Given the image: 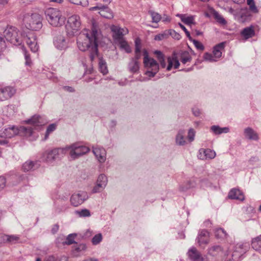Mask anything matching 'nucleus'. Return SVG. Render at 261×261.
Returning <instances> with one entry per match:
<instances>
[{"label":"nucleus","mask_w":261,"mask_h":261,"mask_svg":"<svg viewBox=\"0 0 261 261\" xmlns=\"http://www.w3.org/2000/svg\"><path fill=\"white\" fill-rule=\"evenodd\" d=\"M98 30L97 23L93 21L91 29L83 30L77 36L76 39L78 48L82 51H89L90 58L92 62L98 55Z\"/></svg>","instance_id":"1"},{"label":"nucleus","mask_w":261,"mask_h":261,"mask_svg":"<svg viewBox=\"0 0 261 261\" xmlns=\"http://www.w3.org/2000/svg\"><path fill=\"white\" fill-rule=\"evenodd\" d=\"M27 123L31 125L30 126H20L19 127L12 126L5 128L0 134L2 137L11 138L16 135H20L27 138L31 137L34 134L33 129H38L44 124V121L41 116L34 115L31 119L25 121Z\"/></svg>","instance_id":"2"},{"label":"nucleus","mask_w":261,"mask_h":261,"mask_svg":"<svg viewBox=\"0 0 261 261\" xmlns=\"http://www.w3.org/2000/svg\"><path fill=\"white\" fill-rule=\"evenodd\" d=\"M45 14L48 22L53 27H61L65 23V18L62 16L61 12L57 9L48 8L45 10Z\"/></svg>","instance_id":"3"},{"label":"nucleus","mask_w":261,"mask_h":261,"mask_svg":"<svg viewBox=\"0 0 261 261\" xmlns=\"http://www.w3.org/2000/svg\"><path fill=\"white\" fill-rule=\"evenodd\" d=\"M23 22L26 27L33 31H38L42 27V18L41 16L37 13L26 14L23 16Z\"/></svg>","instance_id":"4"},{"label":"nucleus","mask_w":261,"mask_h":261,"mask_svg":"<svg viewBox=\"0 0 261 261\" xmlns=\"http://www.w3.org/2000/svg\"><path fill=\"white\" fill-rule=\"evenodd\" d=\"M4 36L7 41L14 45L20 44L22 41V34L16 28L8 26L4 31Z\"/></svg>","instance_id":"5"},{"label":"nucleus","mask_w":261,"mask_h":261,"mask_svg":"<svg viewBox=\"0 0 261 261\" xmlns=\"http://www.w3.org/2000/svg\"><path fill=\"white\" fill-rule=\"evenodd\" d=\"M144 55L143 63L147 69L145 74L150 77H154L159 70V66L156 61L148 56V52L144 49L143 51Z\"/></svg>","instance_id":"6"},{"label":"nucleus","mask_w":261,"mask_h":261,"mask_svg":"<svg viewBox=\"0 0 261 261\" xmlns=\"http://www.w3.org/2000/svg\"><path fill=\"white\" fill-rule=\"evenodd\" d=\"M65 154V149L56 148L44 151L41 156L42 160L48 164H51L56 160L59 159L61 155Z\"/></svg>","instance_id":"7"},{"label":"nucleus","mask_w":261,"mask_h":261,"mask_svg":"<svg viewBox=\"0 0 261 261\" xmlns=\"http://www.w3.org/2000/svg\"><path fill=\"white\" fill-rule=\"evenodd\" d=\"M64 149H65V151L66 150H69L70 155L73 159H77L86 154L89 151L88 147L85 146L79 145L75 143L66 146Z\"/></svg>","instance_id":"8"},{"label":"nucleus","mask_w":261,"mask_h":261,"mask_svg":"<svg viewBox=\"0 0 261 261\" xmlns=\"http://www.w3.org/2000/svg\"><path fill=\"white\" fill-rule=\"evenodd\" d=\"M88 198L87 193L84 191H80L72 195L70 198L71 205L78 206L82 204Z\"/></svg>","instance_id":"9"},{"label":"nucleus","mask_w":261,"mask_h":261,"mask_svg":"<svg viewBox=\"0 0 261 261\" xmlns=\"http://www.w3.org/2000/svg\"><path fill=\"white\" fill-rule=\"evenodd\" d=\"M108 183V178L104 174H100L97 179L96 184L92 189L93 193L102 192L106 188Z\"/></svg>","instance_id":"10"},{"label":"nucleus","mask_w":261,"mask_h":261,"mask_svg":"<svg viewBox=\"0 0 261 261\" xmlns=\"http://www.w3.org/2000/svg\"><path fill=\"white\" fill-rule=\"evenodd\" d=\"M24 39L32 51L35 53L38 51L39 46L37 44L36 36L34 33L32 32L28 33Z\"/></svg>","instance_id":"11"},{"label":"nucleus","mask_w":261,"mask_h":261,"mask_svg":"<svg viewBox=\"0 0 261 261\" xmlns=\"http://www.w3.org/2000/svg\"><path fill=\"white\" fill-rule=\"evenodd\" d=\"M68 24L66 25L67 29L69 28L72 30V34H74L80 28L81 21L80 17L77 15H73L68 19Z\"/></svg>","instance_id":"12"},{"label":"nucleus","mask_w":261,"mask_h":261,"mask_svg":"<svg viewBox=\"0 0 261 261\" xmlns=\"http://www.w3.org/2000/svg\"><path fill=\"white\" fill-rule=\"evenodd\" d=\"M54 44L57 49L64 50L68 47V40L65 36L57 35L54 37Z\"/></svg>","instance_id":"13"},{"label":"nucleus","mask_w":261,"mask_h":261,"mask_svg":"<svg viewBox=\"0 0 261 261\" xmlns=\"http://www.w3.org/2000/svg\"><path fill=\"white\" fill-rule=\"evenodd\" d=\"M16 90L11 86H0V101L10 98L15 93Z\"/></svg>","instance_id":"14"},{"label":"nucleus","mask_w":261,"mask_h":261,"mask_svg":"<svg viewBox=\"0 0 261 261\" xmlns=\"http://www.w3.org/2000/svg\"><path fill=\"white\" fill-rule=\"evenodd\" d=\"M216 152L209 148H200L197 155L198 159L202 160H212L215 158Z\"/></svg>","instance_id":"15"},{"label":"nucleus","mask_w":261,"mask_h":261,"mask_svg":"<svg viewBox=\"0 0 261 261\" xmlns=\"http://www.w3.org/2000/svg\"><path fill=\"white\" fill-rule=\"evenodd\" d=\"M248 248V245L247 244H237L235 247L234 251L232 254V257L233 260L238 259Z\"/></svg>","instance_id":"16"},{"label":"nucleus","mask_w":261,"mask_h":261,"mask_svg":"<svg viewBox=\"0 0 261 261\" xmlns=\"http://www.w3.org/2000/svg\"><path fill=\"white\" fill-rule=\"evenodd\" d=\"M112 31L113 33L114 39L117 41L124 39L123 36L128 33V30L126 28H121L116 26L112 28Z\"/></svg>","instance_id":"17"},{"label":"nucleus","mask_w":261,"mask_h":261,"mask_svg":"<svg viewBox=\"0 0 261 261\" xmlns=\"http://www.w3.org/2000/svg\"><path fill=\"white\" fill-rule=\"evenodd\" d=\"M209 232L205 229L201 230L197 237V241L200 246L206 245L210 242Z\"/></svg>","instance_id":"18"},{"label":"nucleus","mask_w":261,"mask_h":261,"mask_svg":"<svg viewBox=\"0 0 261 261\" xmlns=\"http://www.w3.org/2000/svg\"><path fill=\"white\" fill-rule=\"evenodd\" d=\"M93 152L98 160L101 163H104L106 159V151L103 148H93Z\"/></svg>","instance_id":"19"},{"label":"nucleus","mask_w":261,"mask_h":261,"mask_svg":"<svg viewBox=\"0 0 261 261\" xmlns=\"http://www.w3.org/2000/svg\"><path fill=\"white\" fill-rule=\"evenodd\" d=\"M228 197L229 199H236L240 201H243L244 200V196L243 192L237 188L231 189L229 192Z\"/></svg>","instance_id":"20"},{"label":"nucleus","mask_w":261,"mask_h":261,"mask_svg":"<svg viewBox=\"0 0 261 261\" xmlns=\"http://www.w3.org/2000/svg\"><path fill=\"white\" fill-rule=\"evenodd\" d=\"M188 254L192 261H203V258L195 248L190 249Z\"/></svg>","instance_id":"21"},{"label":"nucleus","mask_w":261,"mask_h":261,"mask_svg":"<svg viewBox=\"0 0 261 261\" xmlns=\"http://www.w3.org/2000/svg\"><path fill=\"white\" fill-rule=\"evenodd\" d=\"M244 136L249 140L257 141L258 140V134L251 127H247L244 129Z\"/></svg>","instance_id":"22"},{"label":"nucleus","mask_w":261,"mask_h":261,"mask_svg":"<svg viewBox=\"0 0 261 261\" xmlns=\"http://www.w3.org/2000/svg\"><path fill=\"white\" fill-rule=\"evenodd\" d=\"M185 136V130L180 129L178 132L175 138V142L177 145L184 146L186 144L187 142Z\"/></svg>","instance_id":"23"},{"label":"nucleus","mask_w":261,"mask_h":261,"mask_svg":"<svg viewBox=\"0 0 261 261\" xmlns=\"http://www.w3.org/2000/svg\"><path fill=\"white\" fill-rule=\"evenodd\" d=\"M209 12L211 15H213V16H214L218 23L221 25H225L227 23L226 20L214 8H209Z\"/></svg>","instance_id":"24"},{"label":"nucleus","mask_w":261,"mask_h":261,"mask_svg":"<svg viewBox=\"0 0 261 261\" xmlns=\"http://www.w3.org/2000/svg\"><path fill=\"white\" fill-rule=\"evenodd\" d=\"M241 35L245 39H248L255 35L254 27L251 25L244 28L241 32Z\"/></svg>","instance_id":"25"},{"label":"nucleus","mask_w":261,"mask_h":261,"mask_svg":"<svg viewBox=\"0 0 261 261\" xmlns=\"http://www.w3.org/2000/svg\"><path fill=\"white\" fill-rule=\"evenodd\" d=\"M168 65L167 67V70L170 71L172 66H174V68L177 69L179 66V62L177 58L174 55L172 57H169L167 59Z\"/></svg>","instance_id":"26"},{"label":"nucleus","mask_w":261,"mask_h":261,"mask_svg":"<svg viewBox=\"0 0 261 261\" xmlns=\"http://www.w3.org/2000/svg\"><path fill=\"white\" fill-rule=\"evenodd\" d=\"M225 42H223L219 43L218 44H217L214 47L213 54L215 56V58H216L218 59L221 57V56H222L221 51L224 49V48L225 47Z\"/></svg>","instance_id":"27"},{"label":"nucleus","mask_w":261,"mask_h":261,"mask_svg":"<svg viewBox=\"0 0 261 261\" xmlns=\"http://www.w3.org/2000/svg\"><path fill=\"white\" fill-rule=\"evenodd\" d=\"M140 66L138 61L136 59H130L128 65V70L131 73H137L139 70Z\"/></svg>","instance_id":"28"},{"label":"nucleus","mask_w":261,"mask_h":261,"mask_svg":"<svg viewBox=\"0 0 261 261\" xmlns=\"http://www.w3.org/2000/svg\"><path fill=\"white\" fill-rule=\"evenodd\" d=\"M208 253L212 256H217L222 252V248L219 245L212 246L208 248Z\"/></svg>","instance_id":"29"},{"label":"nucleus","mask_w":261,"mask_h":261,"mask_svg":"<svg viewBox=\"0 0 261 261\" xmlns=\"http://www.w3.org/2000/svg\"><path fill=\"white\" fill-rule=\"evenodd\" d=\"M211 130L215 135H220L222 133H227L229 132V128L228 127H220L218 125H213L211 127Z\"/></svg>","instance_id":"30"},{"label":"nucleus","mask_w":261,"mask_h":261,"mask_svg":"<svg viewBox=\"0 0 261 261\" xmlns=\"http://www.w3.org/2000/svg\"><path fill=\"white\" fill-rule=\"evenodd\" d=\"M252 247L261 254V235L252 240Z\"/></svg>","instance_id":"31"},{"label":"nucleus","mask_w":261,"mask_h":261,"mask_svg":"<svg viewBox=\"0 0 261 261\" xmlns=\"http://www.w3.org/2000/svg\"><path fill=\"white\" fill-rule=\"evenodd\" d=\"M36 163L32 161H27L22 166L23 171L28 172L34 170L36 168Z\"/></svg>","instance_id":"32"},{"label":"nucleus","mask_w":261,"mask_h":261,"mask_svg":"<svg viewBox=\"0 0 261 261\" xmlns=\"http://www.w3.org/2000/svg\"><path fill=\"white\" fill-rule=\"evenodd\" d=\"M99 69L103 74H106L108 72V69L106 62L102 58L99 59L98 62Z\"/></svg>","instance_id":"33"},{"label":"nucleus","mask_w":261,"mask_h":261,"mask_svg":"<svg viewBox=\"0 0 261 261\" xmlns=\"http://www.w3.org/2000/svg\"><path fill=\"white\" fill-rule=\"evenodd\" d=\"M176 16L180 17L181 21L186 24H191L193 23L194 17L192 16L186 17L183 14H177Z\"/></svg>","instance_id":"34"},{"label":"nucleus","mask_w":261,"mask_h":261,"mask_svg":"<svg viewBox=\"0 0 261 261\" xmlns=\"http://www.w3.org/2000/svg\"><path fill=\"white\" fill-rule=\"evenodd\" d=\"M148 13L151 16L152 21L153 22L158 23L162 19V16L159 13L152 10H149Z\"/></svg>","instance_id":"35"},{"label":"nucleus","mask_w":261,"mask_h":261,"mask_svg":"<svg viewBox=\"0 0 261 261\" xmlns=\"http://www.w3.org/2000/svg\"><path fill=\"white\" fill-rule=\"evenodd\" d=\"M118 42L121 49H124L127 53H131V48L130 46L128 44L127 42L125 40L121 39L120 41H119Z\"/></svg>","instance_id":"36"},{"label":"nucleus","mask_w":261,"mask_h":261,"mask_svg":"<svg viewBox=\"0 0 261 261\" xmlns=\"http://www.w3.org/2000/svg\"><path fill=\"white\" fill-rule=\"evenodd\" d=\"M215 235L217 239H222L226 238L227 234L223 228H219L216 229Z\"/></svg>","instance_id":"37"},{"label":"nucleus","mask_w":261,"mask_h":261,"mask_svg":"<svg viewBox=\"0 0 261 261\" xmlns=\"http://www.w3.org/2000/svg\"><path fill=\"white\" fill-rule=\"evenodd\" d=\"M154 54L156 55L157 58L162 68H165L166 67V62L165 61L164 56L161 51L159 50H156L154 52Z\"/></svg>","instance_id":"38"},{"label":"nucleus","mask_w":261,"mask_h":261,"mask_svg":"<svg viewBox=\"0 0 261 261\" xmlns=\"http://www.w3.org/2000/svg\"><path fill=\"white\" fill-rule=\"evenodd\" d=\"M109 10L108 7H103V8L99 12L100 15L106 18H111L113 17L112 13L108 12Z\"/></svg>","instance_id":"39"},{"label":"nucleus","mask_w":261,"mask_h":261,"mask_svg":"<svg viewBox=\"0 0 261 261\" xmlns=\"http://www.w3.org/2000/svg\"><path fill=\"white\" fill-rule=\"evenodd\" d=\"M192 58L189 54L187 51H184L181 55L180 60L181 62L185 64L187 62H190Z\"/></svg>","instance_id":"40"},{"label":"nucleus","mask_w":261,"mask_h":261,"mask_svg":"<svg viewBox=\"0 0 261 261\" xmlns=\"http://www.w3.org/2000/svg\"><path fill=\"white\" fill-rule=\"evenodd\" d=\"M75 213L80 217H86L91 216L90 212L89 210L86 208L76 211Z\"/></svg>","instance_id":"41"},{"label":"nucleus","mask_w":261,"mask_h":261,"mask_svg":"<svg viewBox=\"0 0 261 261\" xmlns=\"http://www.w3.org/2000/svg\"><path fill=\"white\" fill-rule=\"evenodd\" d=\"M22 51L25 60V65L27 66H31L32 64V61L30 58V54L27 52L25 48L23 46L22 47Z\"/></svg>","instance_id":"42"},{"label":"nucleus","mask_w":261,"mask_h":261,"mask_svg":"<svg viewBox=\"0 0 261 261\" xmlns=\"http://www.w3.org/2000/svg\"><path fill=\"white\" fill-rule=\"evenodd\" d=\"M56 124L54 123L48 126L45 135V140L48 138L49 134L54 132L56 129Z\"/></svg>","instance_id":"43"},{"label":"nucleus","mask_w":261,"mask_h":261,"mask_svg":"<svg viewBox=\"0 0 261 261\" xmlns=\"http://www.w3.org/2000/svg\"><path fill=\"white\" fill-rule=\"evenodd\" d=\"M86 249V245L84 244H76L75 246L73 247V251L74 254L80 252Z\"/></svg>","instance_id":"44"},{"label":"nucleus","mask_w":261,"mask_h":261,"mask_svg":"<svg viewBox=\"0 0 261 261\" xmlns=\"http://www.w3.org/2000/svg\"><path fill=\"white\" fill-rule=\"evenodd\" d=\"M247 3L249 6L251 11L254 13L258 12V9L255 5L254 0H247Z\"/></svg>","instance_id":"45"},{"label":"nucleus","mask_w":261,"mask_h":261,"mask_svg":"<svg viewBox=\"0 0 261 261\" xmlns=\"http://www.w3.org/2000/svg\"><path fill=\"white\" fill-rule=\"evenodd\" d=\"M102 240V235L101 233L96 234L92 239V242L93 245L98 244Z\"/></svg>","instance_id":"46"},{"label":"nucleus","mask_w":261,"mask_h":261,"mask_svg":"<svg viewBox=\"0 0 261 261\" xmlns=\"http://www.w3.org/2000/svg\"><path fill=\"white\" fill-rule=\"evenodd\" d=\"M204 59L206 61H208L210 62H216L218 60L217 58H215V56L213 54L207 53L204 54Z\"/></svg>","instance_id":"47"},{"label":"nucleus","mask_w":261,"mask_h":261,"mask_svg":"<svg viewBox=\"0 0 261 261\" xmlns=\"http://www.w3.org/2000/svg\"><path fill=\"white\" fill-rule=\"evenodd\" d=\"M8 243H10L11 244H14L18 242L19 240V237L15 235H8Z\"/></svg>","instance_id":"48"},{"label":"nucleus","mask_w":261,"mask_h":261,"mask_svg":"<svg viewBox=\"0 0 261 261\" xmlns=\"http://www.w3.org/2000/svg\"><path fill=\"white\" fill-rule=\"evenodd\" d=\"M76 236L75 234H70L66 238V241L65 242V244L67 245H71L74 243V239Z\"/></svg>","instance_id":"49"},{"label":"nucleus","mask_w":261,"mask_h":261,"mask_svg":"<svg viewBox=\"0 0 261 261\" xmlns=\"http://www.w3.org/2000/svg\"><path fill=\"white\" fill-rule=\"evenodd\" d=\"M135 52H141V42L139 38H136L135 41Z\"/></svg>","instance_id":"50"},{"label":"nucleus","mask_w":261,"mask_h":261,"mask_svg":"<svg viewBox=\"0 0 261 261\" xmlns=\"http://www.w3.org/2000/svg\"><path fill=\"white\" fill-rule=\"evenodd\" d=\"M195 132L193 128H190L188 132V138L189 141L191 142L194 140Z\"/></svg>","instance_id":"51"},{"label":"nucleus","mask_w":261,"mask_h":261,"mask_svg":"<svg viewBox=\"0 0 261 261\" xmlns=\"http://www.w3.org/2000/svg\"><path fill=\"white\" fill-rule=\"evenodd\" d=\"M71 3L77 5L86 6L87 5L86 0H69Z\"/></svg>","instance_id":"52"},{"label":"nucleus","mask_w":261,"mask_h":261,"mask_svg":"<svg viewBox=\"0 0 261 261\" xmlns=\"http://www.w3.org/2000/svg\"><path fill=\"white\" fill-rule=\"evenodd\" d=\"M170 35L175 39L179 40L181 38L180 34L176 32L174 30H171L169 31Z\"/></svg>","instance_id":"53"},{"label":"nucleus","mask_w":261,"mask_h":261,"mask_svg":"<svg viewBox=\"0 0 261 261\" xmlns=\"http://www.w3.org/2000/svg\"><path fill=\"white\" fill-rule=\"evenodd\" d=\"M193 43L195 45V46L198 49L200 50H203L204 49V46L202 45V44L199 41L195 40H193Z\"/></svg>","instance_id":"54"},{"label":"nucleus","mask_w":261,"mask_h":261,"mask_svg":"<svg viewBox=\"0 0 261 261\" xmlns=\"http://www.w3.org/2000/svg\"><path fill=\"white\" fill-rule=\"evenodd\" d=\"M179 25L180 26V28L184 31V32H185L187 37L191 40H192V38L191 37L190 34L189 32L187 30V29L185 28L184 25H183L180 23H179Z\"/></svg>","instance_id":"55"},{"label":"nucleus","mask_w":261,"mask_h":261,"mask_svg":"<svg viewBox=\"0 0 261 261\" xmlns=\"http://www.w3.org/2000/svg\"><path fill=\"white\" fill-rule=\"evenodd\" d=\"M6 182V179L3 176H0V191L4 189Z\"/></svg>","instance_id":"56"},{"label":"nucleus","mask_w":261,"mask_h":261,"mask_svg":"<svg viewBox=\"0 0 261 261\" xmlns=\"http://www.w3.org/2000/svg\"><path fill=\"white\" fill-rule=\"evenodd\" d=\"M193 186H191L190 182H189L186 184V186L181 185L180 186L179 190L180 191H185L188 189L193 187Z\"/></svg>","instance_id":"57"},{"label":"nucleus","mask_w":261,"mask_h":261,"mask_svg":"<svg viewBox=\"0 0 261 261\" xmlns=\"http://www.w3.org/2000/svg\"><path fill=\"white\" fill-rule=\"evenodd\" d=\"M8 238V235L0 234V244L7 243Z\"/></svg>","instance_id":"58"},{"label":"nucleus","mask_w":261,"mask_h":261,"mask_svg":"<svg viewBox=\"0 0 261 261\" xmlns=\"http://www.w3.org/2000/svg\"><path fill=\"white\" fill-rule=\"evenodd\" d=\"M192 112L194 116H199L201 113L200 110L197 108L192 109Z\"/></svg>","instance_id":"59"},{"label":"nucleus","mask_w":261,"mask_h":261,"mask_svg":"<svg viewBox=\"0 0 261 261\" xmlns=\"http://www.w3.org/2000/svg\"><path fill=\"white\" fill-rule=\"evenodd\" d=\"M247 13L246 12H241V14H240V21L241 22H244L246 20V17L247 16V14H246Z\"/></svg>","instance_id":"60"},{"label":"nucleus","mask_w":261,"mask_h":261,"mask_svg":"<svg viewBox=\"0 0 261 261\" xmlns=\"http://www.w3.org/2000/svg\"><path fill=\"white\" fill-rule=\"evenodd\" d=\"M44 261H58V258L54 256H49L45 258Z\"/></svg>","instance_id":"61"},{"label":"nucleus","mask_w":261,"mask_h":261,"mask_svg":"<svg viewBox=\"0 0 261 261\" xmlns=\"http://www.w3.org/2000/svg\"><path fill=\"white\" fill-rule=\"evenodd\" d=\"M63 88L65 91H68L69 92H74V88L70 86H64Z\"/></svg>","instance_id":"62"},{"label":"nucleus","mask_w":261,"mask_h":261,"mask_svg":"<svg viewBox=\"0 0 261 261\" xmlns=\"http://www.w3.org/2000/svg\"><path fill=\"white\" fill-rule=\"evenodd\" d=\"M165 35L164 34H159L158 35H156L154 37V39L155 40H162L164 38Z\"/></svg>","instance_id":"63"},{"label":"nucleus","mask_w":261,"mask_h":261,"mask_svg":"<svg viewBox=\"0 0 261 261\" xmlns=\"http://www.w3.org/2000/svg\"><path fill=\"white\" fill-rule=\"evenodd\" d=\"M162 21L164 22H169L170 21V18L169 16L166 15H164L163 17H162Z\"/></svg>","instance_id":"64"}]
</instances>
